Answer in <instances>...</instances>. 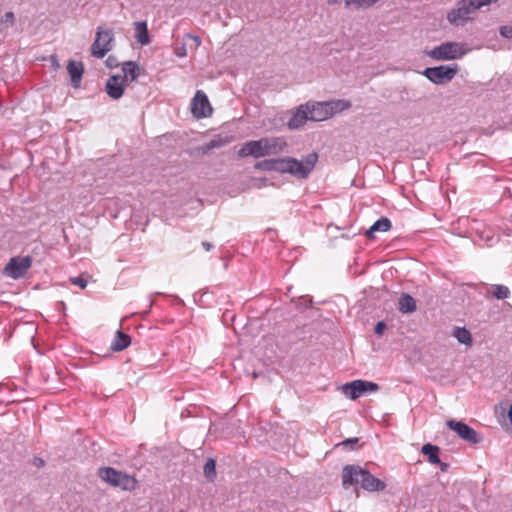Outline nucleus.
<instances>
[{
	"mask_svg": "<svg viewBox=\"0 0 512 512\" xmlns=\"http://www.w3.org/2000/svg\"><path fill=\"white\" fill-rule=\"evenodd\" d=\"M53 64H55L56 67H59L58 61L55 58H53Z\"/></svg>",
	"mask_w": 512,
	"mask_h": 512,
	"instance_id": "obj_44",
	"label": "nucleus"
},
{
	"mask_svg": "<svg viewBox=\"0 0 512 512\" xmlns=\"http://www.w3.org/2000/svg\"><path fill=\"white\" fill-rule=\"evenodd\" d=\"M106 62H107V64H108L109 66H112L113 58H112V57H109V58L107 59V61H106Z\"/></svg>",
	"mask_w": 512,
	"mask_h": 512,
	"instance_id": "obj_43",
	"label": "nucleus"
},
{
	"mask_svg": "<svg viewBox=\"0 0 512 512\" xmlns=\"http://www.w3.org/2000/svg\"><path fill=\"white\" fill-rule=\"evenodd\" d=\"M417 309L415 299L407 294L403 293L398 301V310L403 314L413 313Z\"/></svg>",
	"mask_w": 512,
	"mask_h": 512,
	"instance_id": "obj_19",
	"label": "nucleus"
},
{
	"mask_svg": "<svg viewBox=\"0 0 512 512\" xmlns=\"http://www.w3.org/2000/svg\"><path fill=\"white\" fill-rule=\"evenodd\" d=\"M191 111L197 118L207 117L212 113V107L207 95L198 90L191 101Z\"/></svg>",
	"mask_w": 512,
	"mask_h": 512,
	"instance_id": "obj_13",
	"label": "nucleus"
},
{
	"mask_svg": "<svg viewBox=\"0 0 512 512\" xmlns=\"http://www.w3.org/2000/svg\"><path fill=\"white\" fill-rule=\"evenodd\" d=\"M351 107V103L347 100H337L328 102H309L310 121H324L337 112L347 110Z\"/></svg>",
	"mask_w": 512,
	"mask_h": 512,
	"instance_id": "obj_4",
	"label": "nucleus"
},
{
	"mask_svg": "<svg viewBox=\"0 0 512 512\" xmlns=\"http://www.w3.org/2000/svg\"><path fill=\"white\" fill-rule=\"evenodd\" d=\"M356 483H360L361 487L369 492L383 491L386 488L385 482L373 476L369 471L358 465H346L342 471L343 487L347 489Z\"/></svg>",
	"mask_w": 512,
	"mask_h": 512,
	"instance_id": "obj_3",
	"label": "nucleus"
},
{
	"mask_svg": "<svg viewBox=\"0 0 512 512\" xmlns=\"http://www.w3.org/2000/svg\"><path fill=\"white\" fill-rule=\"evenodd\" d=\"M385 328L386 324L383 321H380L376 324L374 331L377 335H381L383 334Z\"/></svg>",
	"mask_w": 512,
	"mask_h": 512,
	"instance_id": "obj_36",
	"label": "nucleus"
},
{
	"mask_svg": "<svg viewBox=\"0 0 512 512\" xmlns=\"http://www.w3.org/2000/svg\"><path fill=\"white\" fill-rule=\"evenodd\" d=\"M286 147L287 142L283 137H263L259 140H250L244 143L238 151V155L241 158L248 156L261 158L280 154Z\"/></svg>",
	"mask_w": 512,
	"mask_h": 512,
	"instance_id": "obj_1",
	"label": "nucleus"
},
{
	"mask_svg": "<svg viewBox=\"0 0 512 512\" xmlns=\"http://www.w3.org/2000/svg\"><path fill=\"white\" fill-rule=\"evenodd\" d=\"M126 85L121 75H113L107 80L105 91L110 98L117 100L124 94Z\"/></svg>",
	"mask_w": 512,
	"mask_h": 512,
	"instance_id": "obj_15",
	"label": "nucleus"
},
{
	"mask_svg": "<svg viewBox=\"0 0 512 512\" xmlns=\"http://www.w3.org/2000/svg\"><path fill=\"white\" fill-rule=\"evenodd\" d=\"M457 72V64L450 66L441 65L426 68L423 72V75L434 84L443 85L450 82L456 76Z\"/></svg>",
	"mask_w": 512,
	"mask_h": 512,
	"instance_id": "obj_9",
	"label": "nucleus"
},
{
	"mask_svg": "<svg viewBox=\"0 0 512 512\" xmlns=\"http://www.w3.org/2000/svg\"><path fill=\"white\" fill-rule=\"evenodd\" d=\"M14 23H15V16H14V13L11 11L6 12L1 18V24H9L10 26H13Z\"/></svg>",
	"mask_w": 512,
	"mask_h": 512,
	"instance_id": "obj_33",
	"label": "nucleus"
},
{
	"mask_svg": "<svg viewBox=\"0 0 512 512\" xmlns=\"http://www.w3.org/2000/svg\"><path fill=\"white\" fill-rule=\"evenodd\" d=\"M438 464L440 465V470L442 472H446L448 470V468H449V464H447V463H444V462L440 461V463H438Z\"/></svg>",
	"mask_w": 512,
	"mask_h": 512,
	"instance_id": "obj_40",
	"label": "nucleus"
},
{
	"mask_svg": "<svg viewBox=\"0 0 512 512\" xmlns=\"http://www.w3.org/2000/svg\"><path fill=\"white\" fill-rule=\"evenodd\" d=\"M135 38L141 45H148L151 40L148 33L147 23L145 21L134 22Z\"/></svg>",
	"mask_w": 512,
	"mask_h": 512,
	"instance_id": "obj_18",
	"label": "nucleus"
},
{
	"mask_svg": "<svg viewBox=\"0 0 512 512\" xmlns=\"http://www.w3.org/2000/svg\"><path fill=\"white\" fill-rule=\"evenodd\" d=\"M379 2V0H345L346 8H354V9H367L372 7L374 4Z\"/></svg>",
	"mask_w": 512,
	"mask_h": 512,
	"instance_id": "obj_26",
	"label": "nucleus"
},
{
	"mask_svg": "<svg viewBox=\"0 0 512 512\" xmlns=\"http://www.w3.org/2000/svg\"><path fill=\"white\" fill-rule=\"evenodd\" d=\"M357 442H358V438H349V439H346L345 441H343L342 444L344 446L350 445L352 447V445H354Z\"/></svg>",
	"mask_w": 512,
	"mask_h": 512,
	"instance_id": "obj_37",
	"label": "nucleus"
},
{
	"mask_svg": "<svg viewBox=\"0 0 512 512\" xmlns=\"http://www.w3.org/2000/svg\"><path fill=\"white\" fill-rule=\"evenodd\" d=\"M492 294L496 299H506L510 295V290L507 286L495 284L492 285Z\"/></svg>",
	"mask_w": 512,
	"mask_h": 512,
	"instance_id": "obj_29",
	"label": "nucleus"
},
{
	"mask_svg": "<svg viewBox=\"0 0 512 512\" xmlns=\"http://www.w3.org/2000/svg\"><path fill=\"white\" fill-rule=\"evenodd\" d=\"M499 33L503 38L512 39V26H501L499 28Z\"/></svg>",
	"mask_w": 512,
	"mask_h": 512,
	"instance_id": "obj_34",
	"label": "nucleus"
},
{
	"mask_svg": "<svg viewBox=\"0 0 512 512\" xmlns=\"http://www.w3.org/2000/svg\"><path fill=\"white\" fill-rule=\"evenodd\" d=\"M421 452L428 457V461L436 465L440 463L439 458V447L430 443L424 444L422 446Z\"/></svg>",
	"mask_w": 512,
	"mask_h": 512,
	"instance_id": "obj_23",
	"label": "nucleus"
},
{
	"mask_svg": "<svg viewBox=\"0 0 512 512\" xmlns=\"http://www.w3.org/2000/svg\"><path fill=\"white\" fill-rule=\"evenodd\" d=\"M71 283L79 286L82 289H84L87 286V280L80 276L71 278Z\"/></svg>",
	"mask_w": 512,
	"mask_h": 512,
	"instance_id": "obj_35",
	"label": "nucleus"
},
{
	"mask_svg": "<svg viewBox=\"0 0 512 512\" xmlns=\"http://www.w3.org/2000/svg\"><path fill=\"white\" fill-rule=\"evenodd\" d=\"M231 141V138L228 136H221L217 135L213 137L209 142H207L202 148L203 153H207L213 149L221 148L227 144H229Z\"/></svg>",
	"mask_w": 512,
	"mask_h": 512,
	"instance_id": "obj_22",
	"label": "nucleus"
},
{
	"mask_svg": "<svg viewBox=\"0 0 512 512\" xmlns=\"http://www.w3.org/2000/svg\"><path fill=\"white\" fill-rule=\"evenodd\" d=\"M378 389V384L366 380H354L342 386L343 393L351 400H356L367 393L376 392Z\"/></svg>",
	"mask_w": 512,
	"mask_h": 512,
	"instance_id": "obj_11",
	"label": "nucleus"
},
{
	"mask_svg": "<svg viewBox=\"0 0 512 512\" xmlns=\"http://www.w3.org/2000/svg\"><path fill=\"white\" fill-rule=\"evenodd\" d=\"M98 475L111 486L119 487L123 490H132L136 486V480L133 477L111 467L100 468Z\"/></svg>",
	"mask_w": 512,
	"mask_h": 512,
	"instance_id": "obj_6",
	"label": "nucleus"
},
{
	"mask_svg": "<svg viewBox=\"0 0 512 512\" xmlns=\"http://www.w3.org/2000/svg\"><path fill=\"white\" fill-rule=\"evenodd\" d=\"M254 167L262 171H274L275 159H264L257 162Z\"/></svg>",
	"mask_w": 512,
	"mask_h": 512,
	"instance_id": "obj_30",
	"label": "nucleus"
},
{
	"mask_svg": "<svg viewBox=\"0 0 512 512\" xmlns=\"http://www.w3.org/2000/svg\"><path fill=\"white\" fill-rule=\"evenodd\" d=\"M290 157H284V158H276L275 159V168L274 171L285 174H289V168H290Z\"/></svg>",
	"mask_w": 512,
	"mask_h": 512,
	"instance_id": "obj_28",
	"label": "nucleus"
},
{
	"mask_svg": "<svg viewBox=\"0 0 512 512\" xmlns=\"http://www.w3.org/2000/svg\"><path fill=\"white\" fill-rule=\"evenodd\" d=\"M446 425L460 438L471 444H477L482 441V436L462 421L450 419L446 422Z\"/></svg>",
	"mask_w": 512,
	"mask_h": 512,
	"instance_id": "obj_12",
	"label": "nucleus"
},
{
	"mask_svg": "<svg viewBox=\"0 0 512 512\" xmlns=\"http://www.w3.org/2000/svg\"><path fill=\"white\" fill-rule=\"evenodd\" d=\"M140 67L135 61H126L122 64L123 76L121 78L124 82L135 81L140 75Z\"/></svg>",
	"mask_w": 512,
	"mask_h": 512,
	"instance_id": "obj_17",
	"label": "nucleus"
},
{
	"mask_svg": "<svg viewBox=\"0 0 512 512\" xmlns=\"http://www.w3.org/2000/svg\"><path fill=\"white\" fill-rule=\"evenodd\" d=\"M67 71L70 76L71 85L74 88H78L80 86L82 75L84 72L83 64L81 62L69 60L67 64Z\"/></svg>",
	"mask_w": 512,
	"mask_h": 512,
	"instance_id": "obj_16",
	"label": "nucleus"
},
{
	"mask_svg": "<svg viewBox=\"0 0 512 512\" xmlns=\"http://www.w3.org/2000/svg\"><path fill=\"white\" fill-rule=\"evenodd\" d=\"M202 246L206 251H210L214 247L210 242L207 241L202 242Z\"/></svg>",
	"mask_w": 512,
	"mask_h": 512,
	"instance_id": "obj_39",
	"label": "nucleus"
},
{
	"mask_svg": "<svg viewBox=\"0 0 512 512\" xmlns=\"http://www.w3.org/2000/svg\"><path fill=\"white\" fill-rule=\"evenodd\" d=\"M131 344V337L128 334L118 330L111 343V350L115 352L126 349Z\"/></svg>",
	"mask_w": 512,
	"mask_h": 512,
	"instance_id": "obj_21",
	"label": "nucleus"
},
{
	"mask_svg": "<svg viewBox=\"0 0 512 512\" xmlns=\"http://www.w3.org/2000/svg\"><path fill=\"white\" fill-rule=\"evenodd\" d=\"M318 161V154L312 152L301 160L290 157L289 174L297 179H307Z\"/></svg>",
	"mask_w": 512,
	"mask_h": 512,
	"instance_id": "obj_8",
	"label": "nucleus"
},
{
	"mask_svg": "<svg viewBox=\"0 0 512 512\" xmlns=\"http://www.w3.org/2000/svg\"><path fill=\"white\" fill-rule=\"evenodd\" d=\"M216 463L214 459L209 458L203 468V472L207 480L213 481L216 478Z\"/></svg>",
	"mask_w": 512,
	"mask_h": 512,
	"instance_id": "obj_27",
	"label": "nucleus"
},
{
	"mask_svg": "<svg viewBox=\"0 0 512 512\" xmlns=\"http://www.w3.org/2000/svg\"><path fill=\"white\" fill-rule=\"evenodd\" d=\"M174 54L179 57L183 58L187 55V44L186 42L181 43L180 45H176L174 47Z\"/></svg>",
	"mask_w": 512,
	"mask_h": 512,
	"instance_id": "obj_32",
	"label": "nucleus"
},
{
	"mask_svg": "<svg viewBox=\"0 0 512 512\" xmlns=\"http://www.w3.org/2000/svg\"><path fill=\"white\" fill-rule=\"evenodd\" d=\"M391 227V221L387 217H381L366 231V236L369 239H373L375 232H386L390 230Z\"/></svg>",
	"mask_w": 512,
	"mask_h": 512,
	"instance_id": "obj_20",
	"label": "nucleus"
},
{
	"mask_svg": "<svg viewBox=\"0 0 512 512\" xmlns=\"http://www.w3.org/2000/svg\"><path fill=\"white\" fill-rule=\"evenodd\" d=\"M498 0H458L447 12L446 19L454 27H463L475 20L476 13L484 6Z\"/></svg>",
	"mask_w": 512,
	"mask_h": 512,
	"instance_id": "obj_2",
	"label": "nucleus"
},
{
	"mask_svg": "<svg viewBox=\"0 0 512 512\" xmlns=\"http://www.w3.org/2000/svg\"><path fill=\"white\" fill-rule=\"evenodd\" d=\"M31 256L12 257L4 268V274L14 280L23 278L32 266Z\"/></svg>",
	"mask_w": 512,
	"mask_h": 512,
	"instance_id": "obj_10",
	"label": "nucleus"
},
{
	"mask_svg": "<svg viewBox=\"0 0 512 512\" xmlns=\"http://www.w3.org/2000/svg\"><path fill=\"white\" fill-rule=\"evenodd\" d=\"M459 343L471 346L473 343L471 333L465 327H455L452 334Z\"/></svg>",
	"mask_w": 512,
	"mask_h": 512,
	"instance_id": "obj_24",
	"label": "nucleus"
},
{
	"mask_svg": "<svg viewBox=\"0 0 512 512\" xmlns=\"http://www.w3.org/2000/svg\"><path fill=\"white\" fill-rule=\"evenodd\" d=\"M478 234L479 238L489 247L495 245L499 241V236L489 227L479 231Z\"/></svg>",
	"mask_w": 512,
	"mask_h": 512,
	"instance_id": "obj_25",
	"label": "nucleus"
},
{
	"mask_svg": "<svg viewBox=\"0 0 512 512\" xmlns=\"http://www.w3.org/2000/svg\"><path fill=\"white\" fill-rule=\"evenodd\" d=\"M34 465L41 468L45 465V462L42 458L35 457L34 458Z\"/></svg>",
	"mask_w": 512,
	"mask_h": 512,
	"instance_id": "obj_38",
	"label": "nucleus"
},
{
	"mask_svg": "<svg viewBox=\"0 0 512 512\" xmlns=\"http://www.w3.org/2000/svg\"><path fill=\"white\" fill-rule=\"evenodd\" d=\"M186 39H189V40L192 41V44H190L189 47L193 51H196L200 47V45L202 43L201 38L199 36H197V35L186 34L184 36V40H186Z\"/></svg>",
	"mask_w": 512,
	"mask_h": 512,
	"instance_id": "obj_31",
	"label": "nucleus"
},
{
	"mask_svg": "<svg viewBox=\"0 0 512 512\" xmlns=\"http://www.w3.org/2000/svg\"><path fill=\"white\" fill-rule=\"evenodd\" d=\"M468 52L469 49L465 43L450 41L434 47L427 52V55L436 61H449L460 59Z\"/></svg>",
	"mask_w": 512,
	"mask_h": 512,
	"instance_id": "obj_5",
	"label": "nucleus"
},
{
	"mask_svg": "<svg viewBox=\"0 0 512 512\" xmlns=\"http://www.w3.org/2000/svg\"><path fill=\"white\" fill-rule=\"evenodd\" d=\"M310 120L309 117V102L299 105L292 113L287 126L290 130H297L303 127L306 122Z\"/></svg>",
	"mask_w": 512,
	"mask_h": 512,
	"instance_id": "obj_14",
	"label": "nucleus"
},
{
	"mask_svg": "<svg viewBox=\"0 0 512 512\" xmlns=\"http://www.w3.org/2000/svg\"><path fill=\"white\" fill-rule=\"evenodd\" d=\"M508 417L510 419V422L512 423V405L510 406V409L508 411Z\"/></svg>",
	"mask_w": 512,
	"mask_h": 512,
	"instance_id": "obj_41",
	"label": "nucleus"
},
{
	"mask_svg": "<svg viewBox=\"0 0 512 512\" xmlns=\"http://www.w3.org/2000/svg\"><path fill=\"white\" fill-rule=\"evenodd\" d=\"M113 43V30L104 29L102 26H98L95 40L91 46V54L98 59H102L113 49Z\"/></svg>",
	"mask_w": 512,
	"mask_h": 512,
	"instance_id": "obj_7",
	"label": "nucleus"
},
{
	"mask_svg": "<svg viewBox=\"0 0 512 512\" xmlns=\"http://www.w3.org/2000/svg\"><path fill=\"white\" fill-rule=\"evenodd\" d=\"M340 1L341 0H328V4L329 5H334V4H336V3L340 2Z\"/></svg>",
	"mask_w": 512,
	"mask_h": 512,
	"instance_id": "obj_42",
	"label": "nucleus"
}]
</instances>
